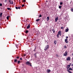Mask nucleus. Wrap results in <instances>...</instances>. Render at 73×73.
Returning <instances> with one entry per match:
<instances>
[{
	"instance_id": "f257e3e1",
	"label": "nucleus",
	"mask_w": 73,
	"mask_h": 73,
	"mask_svg": "<svg viewBox=\"0 0 73 73\" xmlns=\"http://www.w3.org/2000/svg\"><path fill=\"white\" fill-rule=\"evenodd\" d=\"M26 65H28L29 66H32V63H31L27 61L26 63Z\"/></svg>"
},
{
	"instance_id": "f03ea898",
	"label": "nucleus",
	"mask_w": 73,
	"mask_h": 73,
	"mask_svg": "<svg viewBox=\"0 0 73 73\" xmlns=\"http://www.w3.org/2000/svg\"><path fill=\"white\" fill-rule=\"evenodd\" d=\"M49 46L48 45H47V46H46L44 49V50H47L48 49V48H49Z\"/></svg>"
},
{
	"instance_id": "7ed1b4c3",
	"label": "nucleus",
	"mask_w": 73,
	"mask_h": 73,
	"mask_svg": "<svg viewBox=\"0 0 73 73\" xmlns=\"http://www.w3.org/2000/svg\"><path fill=\"white\" fill-rule=\"evenodd\" d=\"M67 54H68V52L66 51L65 53L64 54V56H67Z\"/></svg>"
},
{
	"instance_id": "20e7f679",
	"label": "nucleus",
	"mask_w": 73,
	"mask_h": 73,
	"mask_svg": "<svg viewBox=\"0 0 73 73\" xmlns=\"http://www.w3.org/2000/svg\"><path fill=\"white\" fill-rule=\"evenodd\" d=\"M67 61H70V57H68L67 59Z\"/></svg>"
},
{
	"instance_id": "39448f33",
	"label": "nucleus",
	"mask_w": 73,
	"mask_h": 73,
	"mask_svg": "<svg viewBox=\"0 0 73 73\" xmlns=\"http://www.w3.org/2000/svg\"><path fill=\"white\" fill-rule=\"evenodd\" d=\"M58 17L56 18L55 19V22H57V21L58 20Z\"/></svg>"
},
{
	"instance_id": "423d86ee",
	"label": "nucleus",
	"mask_w": 73,
	"mask_h": 73,
	"mask_svg": "<svg viewBox=\"0 0 73 73\" xmlns=\"http://www.w3.org/2000/svg\"><path fill=\"white\" fill-rule=\"evenodd\" d=\"M58 35H59L60 36H61V31H59L58 33Z\"/></svg>"
},
{
	"instance_id": "0eeeda50",
	"label": "nucleus",
	"mask_w": 73,
	"mask_h": 73,
	"mask_svg": "<svg viewBox=\"0 0 73 73\" xmlns=\"http://www.w3.org/2000/svg\"><path fill=\"white\" fill-rule=\"evenodd\" d=\"M67 40H68V39H66L65 40V41L66 42V43H68V41Z\"/></svg>"
},
{
	"instance_id": "6e6552de",
	"label": "nucleus",
	"mask_w": 73,
	"mask_h": 73,
	"mask_svg": "<svg viewBox=\"0 0 73 73\" xmlns=\"http://www.w3.org/2000/svg\"><path fill=\"white\" fill-rule=\"evenodd\" d=\"M70 64L67 65V69H68V68H70Z\"/></svg>"
},
{
	"instance_id": "1a4fd4ad",
	"label": "nucleus",
	"mask_w": 73,
	"mask_h": 73,
	"mask_svg": "<svg viewBox=\"0 0 73 73\" xmlns=\"http://www.w3.org/2000/svg\"><path fill=\"white\" fill-rule=\"evenodd\" d=\"M30 28V24H29L28 25V26L27 27V28L28 29V28Z\"/></svg>"
},
{
	"instance_id": "9d476101",
	"label": "nucleus",
	"mask_w": 73,
	"mask_h": 73,
	"mask_svg": "<svg viewBox=\"0 0 73 73\" xmlns=\"http://www.w3.org/2000/svg\"><path fill=\"white\" fill-rule=\"evenodd\" d=\"M50 72V70H47V73H49V72Z\"/></svg>"
},
{
	"instance_id": "9b49d317",
	"label": "nucleus",
	"mask_w": 73,
	"mask_h": 73,
	"mask_svg": "<svg viewBox=\"0 0 73 73\" xmlns=\"http://www.w3.org/2000/svg\"><path fill=\"white\" fill-rule=\"evenodd\" d=\"M9 2L11 4H13V1H9Z\"/></svg>"
},
{
	"instance_id": "f8f14e48",
	"label": "nucleus",
	"mask_w": 73,
	"mask_h": 73,
	"mask_svg": "<svg viewBox=\"0 0 73 73\" xmlns=\"http://www.w3.org/2000/svg\"><path fill=\"white\" fill-rule=\"evenodd\" d=\"M67 71L68 72H69V73H72V72L69 71V70H67Z\"/></svg>"
},
{
	"instance_id": "ddd939ff",
	"label": "nucleus",
	"mask_w": 73,
	"mask_h": 73,
	"mask_svg": "<svg viewBox=\"0 0 73 73\" xmlns=\"http://www.w3.org/2000/svg\"><path fill=\"white\" fill-rule=\"evenodd\" d=\"M49 17H48L47 18V21H49Z\"/></svg>"
},
{
	"instance_id": "4468645a",
	"label": "nucleus",
	"mask_w": 73,
	"mask_h": 73,
	"mask_svg": "<svg viewBox=\"0 0 73 73\" xmlns=\"http://www.w3.org/2000/svg\"><path fill=\"white\" fill-rule=\"evenodd\" d=\"M57 41H56V40L54 41V44H55V45L56 44H57Z\"/></svg>"
},
{
	"instance_id": "2eb2a0df",
	"label": "nucleus",
	"mask_w": 73,
	"mask_h": 73,
	"mask_svg": "<svg viewBox=\"0 0 73 73\" xmlns=\"http://www.w3.org/2000/svg\"><path fill=\"white\" fill-rule=\"evenodd\" d=\"M68 31H69V29H66L65 31L66 32H68Z\"/></svg>"
},
{
	"instance_id": "dca6fc26",
	"label": "nucleus",
	"mask_w": 73,
	"mask_h": 73,
	"mask_svg": "<svg viewBox=\"0 0 73 73\" xmlns=\"http://www.w3.org/2000/svg\"><path fill=\"white\" fill-rule=\"evenodd\" d=\"M69 70H73V69H72V68H70L69 69Z\"/></svg>"
},
{
	"instance_id": "f3484780",
	"label": "nucleus",
	"mask_w": 73,
	"mask_h": 73,
	"mask_svg": "<svg viewBox=\"0 0 73 73\" xmlns=\"http://www.w3.org/2000/svg\"><path fill=\"white\" fill-rule=\"evenodd\" d=\"M39 20H40V19H38L36 20V21H39Z\"/></svg>"
},
{
	"instance_id": "a211bd4d",
	"label": "nucleus",
	"mask_w": 73,
	"mask_h": 73,
	"mask_svg": "<svg viewBox=\"0 0 73 73\" xmlns=\"http://www.w3.org/2000/svg\"><path fill=\"white\" fill-rule=\"evenodd\" d=\"M52 31H53V33H55V31H54V29H52Z\"/></svg>"
},
{
	"instance_id": "6ab92c4d",
	"label": "nucleus",
	"mask_w": 73,
	"mask_h": 73,
	"mask_svg": "<svg viewBox=\"0 0 73 73\" xmlns=\"http://www.w3.org/2000/svg\"><path fill=\"white\" fill-rule=\"evenodd\" d=\"M62 7V6H59V8L60 9H61Z\"/></svg>"
},
{
	"instance_id": "aec40b11",
	"label": "nucleus",
	"mask_w": 73,
	"mask_h": 73,
	"mask_svg": "<svg viewBox=\"0 0 73 73\" xmlns=\"http://www.w3.org/2000/svg\"><path fill=\"white\" fill-rule=\"evenodd\" d=\"M3 15V13H1L0 14V16L1 17V16Z\"/></svg>"
},
{
	"instance_id": "412c9836",
	"label": "nucleus",
	"mask_w": 73,
	"mask_h": 73,
	"mask_svg": "<svg viewBox=\"0 0 73 73\" xmlns=\"http://www.w3.org/2000/svg\"><path fill=\"white\" fill-rule=\"evenodd\" d=\"M7 9H8V10H10L11 9V8H7Z\"/></svg>"
},
{
	"instance_id": "4be33fe9",
	"label": "nucleus",
	"mask_w": 73,
	"mask_h": 73,
	"mask_svg": "<svg viewBox=\"0 0 73 73\" xmlns=\"http://www.w3.org/2000/svg\"><path fill=\"white\" fill-rule=\"evenodd\" d=\"M57 37H58H58H59V34H58L57 35Z\"/></svg>"
},
{
	"instance_id": "5701e85b",
	"label": "nucleus",
	"mask_w": 73,
	"mask_h": 73,
	"mask_svg": "<svg viewBox=\"0 0 73 73\" xmlns=\"http://www.w3.org/2000/svg\"><path fill=\"white\" fill-rule=\"evenodd\" d=\"M7 20H8L9 19V17H7Z\"/></svg>"
},
{
	"instance_id": "b1692460",
	"label": "nucleus",
	"mask_w": 73,
	"mask_h": 73,
	"mask_svg": "<svg viewBox=\"0 0 73 73\" xmlns=\"http://www.w3.org/2000/svg\"><path fill=\"white\" fill-rule=\"evenodd\" d=\"M64 48H65V49L66 48V46H64Z\"/></svg>"
},
{
	"instance_id": "393cba45",
	"label": "nucleus",
	"mask_w": 73,
	"mask_h": 73,
	"mask_svg": "<svg viewBox=\"0 0 73 73\" xmlns=\"http://www.w3.org/2000/svg\"><path fill=\"white\" fill-rule=\"evenodd\" d=\"M60 5H62V2H60Z\"/></svg>"
},
{
	"instance_id": "a878e982",
	"label": "nucleus",
	"mask_w": 73,
	"mask_h": 73,
	"mask_svg": "<svg viewBox=\"0 0 73 73\" xmlns=\"http://www.w3.org/2000/svg\"><path fill=\"white\" fill-rule=\"evenodd\" d=\"M35 57H36V53L35 54Z\"/></svg>"
},
{
	"instance_id": "bb28decb",
	"label": "nucleus",
	"mask_w": 73,
	"mask_h": 73,
	"mask_svg": "<svg viewBox=\"0 0 73 73\" xmlns=\"http://www.w3.org/2000/svg\"><path fill=\"white\" fill-rule=\"evenodd\" d=\"M26 33H28V31H26Z\"/></svg>"
},
{
	"instance_id": "cd10ccee",
	"label": "nucleus",
	"mask_w": 73,
	"mask_h": 73,
	"mask_svg": "<svg viewBox=\"0 0 73 73\" xmlns=\"http://www.w3.org/2000/svg\"><path fill=\"white\" fill-rule=\"evenodd\" d=\"M17 60L15 59L14 60V62H16L17 61Z\"/></svg>"
},
{
	"instance_id": "c85d7f7f",
	"label": "nucleus",
	"mask_w": 73,
	"mask_h": 73,
	"mask_svg": "<svg viewBox=\"0 0 73 73\" xmlns=\"http://www.w3.org/2000/svg\"><path fill=\"white\" fill-rule=\"evenodd\" d=\"M20 61H18V64H19V63H20Z\"/></svg>"
},
{
	"instance_id": "c756f323",
	"label": "nucleus",
	"mask_w": 73,
	"mask_h": 73,
	"mask_svg": "<svg viewBox=\"0 0 73 73\" xmlns=\"http://www.w3.org/2000/svg\"><path fill=\"white\" fill-rule=\"evenodd\" d=\"M0 6H1H1H2V4L1 3L0 4Z\"/></svg>"
},
{
	"instance_id": "7c9ffc66",
	"label": "nucleus",
	"mask_w": 73,
	"mask_h": 73,
	"mask_svg": "<svg viewBox=\"0 0 73 73\" xmlns=\"http://www.w3.org/2000/svg\"><path fill=\"white\" fill-rule=\"evenodd\" d=\"M71 11H72V12L73 11V9L72 8L71 9Z\"/></svg>"
},
{
	"instance_id": "2f4dec72",
	"label": "nucleus",
	"mask_w": 73,
	"mask_h": 73,
	"mask_svg": "<svg viewBox=\"0 0 73 73\" xmlns=\"http://www.w3.org/2000/svg\"><path fill=\"white\" fill-rule=\"evenodd\" d=\"M42 16L41 15H39V17H41Z\"/></svg>"
},
{
	"instance_id": "473e14b6",
	"label": "nucleus",
	"mask_w": 73,
	"mask_h": 73,
	"mask_svg": "<svg viewBox=\"0 0 73 73\" xmlns=\"http://www.w3.org/2000/svg\"><path fill=\"white\" fill-rule=\"evenodd\" d=\"M15 8H16V9H18V7H16Z\"/></svg>"
},
{
	"instance_id": "72a5a7b5",
	"label": "nucleus",
	"mask_w": 73,
	"mask_h": 73,
	"mask_svg": "<svg viewBox=\"0 0 73 73\" xmlns=\"http://www.w3.org/2000/svg\"><path fill=\"white\" fill-rule=\"evenodd\" d=\"M61 29H64V27H61Z\"/></svg>"
},
{
	"instance_id": "f704fd0d",
	"label": "nucleus",
	"mask_w": 73,
	"mask_h": 73,
	"mask_svg": "<svg viewBox=\"0 0 73 73\" xmlns=\"http://www.w3.org/2000/svg\"><path fill=\"white\" fill-rule=\"evenodd\" d=\"M20 60H23V59H22V58H20Z\"/></svg>"
},
{
	"instance_id": "c9c22d12",
	"label": "nucleus",
	"mask_w": 73,
	"mask_h": 73,
	"mask_svg": "<svg viewBox=\"0 0 73 73\" xmlns=\"http://www.w3.org/2000/svg\"><path fill=\"white\" fill-rule=\"evenodd\" d=\"M35 50H36V48H35V49L34 50V52H35Z\"/></svg>"
},
{
	"instance_id": "e433bc0d",
	"label": "nucleus",
	"mask_w": 73,
	"mask_h": 73,
	"mask_svg": "<svg viewBox=\"0 0 73 73\" xmlns=\"http://www.w3.org/2000/svg\"><path fill=\"white\" fill-rule=\"evenodd\" d=\"M24 5H22V7H24Z\"/></svg>"
},
{
	"instance_id": "4c0bfd02",
	"label": "nucleus",
	"mask_w": 73,
	"mask_h": 73,
	"mask_svg": "<svg viewBox=\"0 0 73 73\" xmlns=\"http://www.w3.org/2000/svg\"><path fill=\"white\" fill-rule=\"evenodd\" d=\"M18 9H20V7H18Z\"/></svg>"
},
{
	"instance_id": "58836bf2",
	"label": "nucleus",
	"mask_w": 73,
	"mask_h": 73,
	"mask_svg": "<svg viewBox=\"0 0 73 73\" xmlns=\"http://www.w3.org/2000/svg\"><path fill=\"white\" fill-rule=\"evenodd\" d=\"M68 38V36H66V38Z\"/></svg>"
},
{
	"instance_id": "ea45409f",
	"label": "nucleus",
	"mask_w": 73,
	"mask_h": 73,
	"mask_svg": "<svg viewBox=\"0 0 73 73\" xmlns=\"http://www.w3.org/2000/svg\"><path fill=\"white\" fill-rule=\"evenodd\" d=\"M6 1H7V0H6L5 1V3H6Z\"/></svg>"
},
{
	"instance_id": "a19ab883",
	"label": "nucleus",
	"mask_w": 73,
	"mask_h": 73,
	"mask_svg": "<svg viewBox=\"0 0 73 73\" xmlns=\"http://www.w3.org/2000/svg\"><path fill=\"white\" fill-rule=\"evenodd\" d=\"M24 56H26V54H24Z\"/></svg>"
},
{
	"instance_id": "79ce46f5",
	"label": "nucleus",
	"mask_w": 73,
	"mask_h": 73,
	"mask_svg": "<svg viewBox=\"0 0 73 73\" xmlns=\"http://www.w3.org/2000/svg\"><path fill=\"white\" fill-rule=\"evenodd\" d=\"M17 58H19V57H17Z\"/></svg>"
},
{
	"instance_id": "37998d69",
	"label": "nucleus",
	"mask_w": 73,
	"mask_h": 73,
	"mask_svg": "<svg viewBox=\"0 0 73 73\" xmlns=\"http://www.w3.org/2000/svg\"><path fill=\"white\" fill-rule=\"evenodd\" d=\"M25 0H23V2H25Z\"/></svg>"
},
{
	"instance_id": "c03bdc74",
	"label": "nucleus",
	"mask_w": 73,
	"mask_h": 73,
	"mask_svg": "<svg viewBox=\"0 0 73 73\" xmlns=\"http://www.w3.org/2000/svg\"><path fill=\"white\" fill-rule=\"evenodd\" d=\"M72 56H73V52L72 53Z\"/></svg>"
},
{
	"instance_id": "a18cd8bd",
	"label": "nucleus",
	"mask_w": 73,
	"mask_h": 73,
	"mask_svg": "<svg viewBox=\"0 0 73 73\" xmlns=\"http://www.w3.org/2000/svg\"><path fill=\"white\" fill-rule=\"evenodd\" d=\"M46 2H48V1H46Z\"/></svg>"
}]
</instances>
